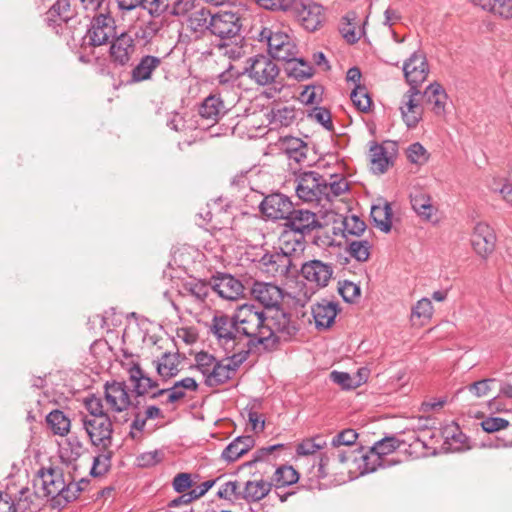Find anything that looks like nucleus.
I'll use <instances>...</instances> for the list:
<instances>
[{
  "label": "nucleus",
  "mask_w": 512,
  "mask_h": 512,
  "mask_svg": "<svg viewBox=\"0 0 512 512\" xmlns=\"http://www.w3.org/2000/svg\"><path fill=\"white\" fill-rule=\"evenodd\" d=\"M306 247L305 236L291 230L283 229L279 237V248L283 255L288 258L298 259L304 253Z\"/></svg>",
  "instance_id": "26"
},
{
  "label": "nucleus",
  "mask_w": 512,
  "mask_h": 512,
  "mask_svg": "<svg viewBox=\"0 0 512 512\" xmlns=\"http://www.w3.org/2000/svg\"><path fill=\"white\" fill-rule=\"evenodd\" d=\"M230 355L222 360H218V371L216 373L217 386L227 383L231 380L239 367L247 360V350L231 352Z\"/></svg>",
  "instance_id": "24"
},
{
  "label": "nucleus",
  "mask_w": 512,
  "mask_h": 512,
  "mask_svg": "<svg viewBox=\"0 0 512 512\" xmlns=\"http://www.w3.org/2000/svg\"><path fill=\"white\" fill-rule=\"evenodd\" d=\"M76 471L75 465L71 463L50 464L48 467H42L37 471V476L43 478L49 476L52 480H64L68 475L69 480H76V475L71 471Z\"/></svg>",
  "instance_id": "40"
},
{
  "label": "nucleus",
  "mask_w": 512,
  "mask_h": 512,
  "mask_svg": "<svg viewBox=\"0 0 512 512\" xmlns=\"http://www.w3.org/2000/svg\"><path fill=\"white\" fill-rule=\"evenodd\" d=\"M355 19V14L347 15L344 17L345 22L341 24L340 32L344 39L353 44L359 40V34L355 31V27L352 25L351 21Z\"/></svg>",
  "instance_id": "60"
},
{
  "label": "nucleus",
  "mask_w": 512,
  "mask_h": 512,
  "mask_svg": "<svg viewBox=\"0 0 512 512\" xmlns=\"http://www.w3.org/2000/svg\"><path fill=\"white\" fill-rule=\"evenodd\" d=\"M161 63V58L157 56H143L138 64L131 70V81L139 83L150 80L153 72L160 67Z\"/></svg>",
  "instance_id": "32"
},
{
  "label": "nucleus",
  "mask_w": 512,
  "mask_h": 512,
  "mask_svg": "<svg viewBox=\"0 0 512 512\" xmlns=\"http://www.w3.org/2000/svg\"><path fill=\"white\" fill-rule=\"evenodd\" d=\"M279 447H282V445H272V446L263 447V448L257 450L253 456V459L251 461L244 463L240 467V469L248 470L250 474L254 475V472H252V469L259 463L268 467L267 463H263L264 457L270 455L274 450H276Z\"/></svg>",
  "instance_id": "54"
},
{
  "label": "nucleus",
  "mask_w": 512,
  "mask_h": 512,
  "mask_svg": "<svg viewBox=\"0 0 512 512\" xmlns=\"http://www.w3.org/2000/svg\"><path fill=\"white\" fill-rule=\"evenodd\" d=\"M194 367L203 375L204 382L207 386H217L216 373L218 371V359L207 352L201 351L195 355Z\"/></svg>",
  "instance_id": "29"
},
{
  "label": "nucleus",
  "mask_w": 512,
  "mask_h": 512,
  "mask_svg": "<svg viewBox=\"0 0 512 512\" xmlns=\"http://www.w3.org/2000/svg\"><path fill=\"white\" fill-rule=\"evenodd\" d=\"M18 494L15 512H40L41 502L35 492L28 487L21 486L18 489Z\"/></svg>",
  "instance_id": "36"
},
{
  "label": "nucleus",
  "mask_w": 512,
  "mask_h": 512,
  "mask_svg": "<svg viewBox=\"0 0 512 512\" xmlns=\"http://www.w3.org/2000/svg\"><path fill=\"white\" fill-rule=\"evenodd\" d=\"M344 232L350 235L359 236L366 228L365 222L356 215H350L344 218Z\"/></svg>",
  "instance_id": "58"
},
{
  "label": "nucleus",
  "mask_w": 512,
  "mask_h": 512,
  "mask_svg": "<svg viewBox=\"0 0 512 512\" xmlns=\"http://www.w3.org/2000/svg\"><path fill=\"white\" fill-rule=\"evenodd\" d=\"M104 399L108 409L113 413L123 412L127 410L131 404L130 395L125 382H106L104 385Z\"/></svg>",
  "instance_id": "20"
},
{
  "label": "nucleus",
  "mask_w": 512,
  "mask_h": 512,
  "mask_svg": "<svg viewBox=\"0 0 512 512\" xmlns=\"http://www.w3.org/2000/svg\"><path fill=\"white\" fill-rule=\"evenodd\" d=\"M471 243L475 252L485 258L495 249L496 235L487 223L479 222L474 227Z\"/></svg>",
  "instance_id": "22"
},
{
  "label": "nucleus",
  "mask_w": 512,
  "mask_h": 512,
  "mask_svg": "<svg viewBox=\"0 0 512 512\" xmlns=\"http://www.w3.org/2000/svg\"><path fill=\"white\" fill-rule=\"evenodd\" d=\"M156 369L159 376L163 379H170L176 376L179 372V356L177 353L166 352L155 361Z\"/></svg>",
  "instance_id": "38"
},
{
  "label": "nucleus",
  "mask_w": 512,
  "mask_h": 512,
  "mask_svg": "<svg viewBox=\"0 0 512 512\" xmlns=\"http://www.w3.org/2000/svg\"><path fill=\"white\" fill-rule=\"evenodd\" d=\"M209 291L210 287L205 282L193 279L185 282L179 293L185 302L194 304L196 309H201Z\"/></svg>",
  "instance_id": "27"
},
{
  "label": "nucleus",
  "mask_w": 512,
  "mask_h": 512,
  "mask_svg": "<svg viewBox=\"0 0 512 512\" xmlns=\"http://www.w3.org/2000/svg\"><path fill=\"white\" fill-rule=\"evenodd\" d=\"M420 97L426 104L431 105V110L435 115H444L447 94L439 83L435 82L427 86Z\"/></svg>",
  "instance_id": "31"
},
{
  "label": "nucleus",
  "mask_w": 512,
  "mask_h": 512,
  "mask_svg": "<svg viewBox=\"0 0 512 512\" xmlns=\"http://www.w3.org/2000/svg\"><path fill=\"white\" fill-rule=\"evenodd\" d=\"M250 291L253 299L266 308L277 307L283 299L282 289L272 283L255 281Z\"/></svg>",
  "instance_id": "23"
},
{
  "label": "nucleus",
  "mask_w": 512,
  "mask_h": 512,
  "mask_svg": "<svg viewBox=\"0 0 512 512\" xmlns=\"http://www.w3.org/2000/svg\"><path fill=\"white\" fill-rule=\"evenodd\" d=\"M486 11L503 19H512V0H491Z\"/></svg>",
  "instance_id": "55"
},
{
  "label": "nucleus",
  "mask_w": 512,
  "mask_h": 512,
  "mask_svg": "<svg viewBox=\"0 0 512 512\" xmlns=\"http://www.w3.org/2000/svg\"><path fill=\"white\" fill-rule=\"evenodd\" d=\"M279 72L280 69L272 58L260 54L247 59L243 74L256 84L265 86L273 83Z\"/></svg>",
  "instance_id": "5"
},
{
  "label": "nucleus",
  "mask_w": 512,
  "mask_h": 512,
  "mask_svg": "<svg viewBox=\"0 0 512 512\" xmlns=\"http://www.w3.org/2000/svg\"><path fill=\"white\" fill-rule=\"evenodd\" d=\"M408 160L416 165H424L429 159V153L419 142L411 144L406 150Z\"/></svg>",
  "instance_id": "53"
},
{
  "label": "nucleus",
  "mask_w": 512,
  "mask_h": 512,
  "mask_svg": "<svg viewBox=\"0 0 512 512\" xmlns=\"http://www.w3.org/2000/svg\"><path fill=\"white\" fill-rule=\"evenodd\" d=\"M403 72L410 88H418L427 78L429 66L424 52L415 51L403 64Z\"/></svg>",
  "instance_id": "16"
},
{
  "label": "nucleus",
  "mask_w": 512,
  "mask_h": 512,
  "mask_svg": "<svg viewBox=\"0 0 512 512\" xmlns=\"http://www.w3.org/2000/svg\"><path fill=\"white\" fill-rule=\"evenodd\" d=\"M400 445L401 441L398 438L390 436L375 442L371 449L375 451L380 458H384V460H396L395 458L389 457V455L395 452Z\"/></svg>",
  "instance_id": "46"
},
{
  "label": "nucleus",
  "mask_w": 512,
  "mask_h": 512,
  "mask_svg": "<svg viewBox=\"0 0 512 512\" xmlns=\"http://www.w3.org/2000/svg\"><path fill=\"white\" fill-rule=\"evenodd\" d=\"M257 267L265 274L273 278L287 277L291 269L296 270V263L281 252H266L257 261Z\"/></svg>",
  "instance_id": "11"
},
{
  "label": "nucleus",
  "mask_w": 512,
  "mask_h": 512,
  "mask_svg": "<svg viewBox=\"0 0 512 512\" xmlns=\"http://www.w3.org/2000/svg\"><path fill=\"white\" fill-rule=\"evenodd\" d=\"M267 324H269L271 335L266 346L274 345L282 340H290L299 331L297 321L280 309L274 310L270 315L267 314Z\"/></svg>",
  "instance_id": "7"
},
{
  "label": "nucleus",
  "mask_w": 512,
  "mask_h": 512,
  "mask_svg": "<svg viewBox=\"0 0 512 512\" xmlns=\"http://www.w3.org/2000/svg\"><path fill=\"white\" fill-rule=\"evenodd\" d=\"M211 33L221 39L236 37L240 31V17L230 11H220L212 16Z\"/></svg>",
  "instance_id": "18"
},
{
  "label": "nucleus",
  "mask_w": 512,
  "mask_h": 512,
  "mask_svg": "<svg viewBox=\"0 0 512 512\" xmlns=\"http://www.w3.org/2000/svg\"><path fill=\"white\" fill-rule=\"evenodd\" d=\"M292 208L293 203L291 200L281 193L266 196L260 204L261 212L273 220L283 219L286 221L292 212Z\"/></svg>",
  "instance_id": "21"
},
{
  "label": "nucleus",
  "mask_w": 512,
  "mask_h": 512,
  "mask_svg": "<svg viewBox=\"0 0 512 512\" xmlns=\"http://www.w3.org/2000/svg\"><path fill=\"white\" fill-rule=\"evenodd\" d=\"M254 445L255 440L252 436H239L223 450L221 457L227 462H234L251 450Z\"/></svg>",
  "instance_id": "33"
},
{
  "label": "nucleus",
  "mask_w": 512,
  "mask_h": 512,
  "mask_svg": "<svg viewBox=\"0 0 512 512\" xmlns=\"http://www.w3.org/2000/svg\"><path fill=\"white\" fill-rule=\"evenodd\" d=\"M198 111L202 119L215 124L227 113L228 108L220 94H211L203 100Z\"/></svg>",
  "instance_id": "28"
},
{
  "label": "nucleus",
  "mask_w": 512,
  "mask_h": 512,
  "mask_svg": "<svg viewBox=\"0 0 512 512\" xmlns=\"http://www.w3.org/2000/svg\"><path fill=\"white\" fill-rule=\"evenodd\" d=\"M136 52V42L127 32L115 36L109 48V57L114 66H126Z\"/></svg>",
  "instance_id": "14"
},
{
  "label": "nucleus",
  "mask_w": 512,
  "mask_h": 512,
  "mask_svg": "<svg viewBox=\"0 0 512 512\" xmlns=\"http://www.w3.org/2000/svg\"><path fill=\"white\" fill-rule=\"evenodd\" d=\"M215 482H202V485L191 489L188 492L181 493V495L175 499H173L169 506L170 507H178L182 504H189L192 501L202 497L213 485Z\"/></svg>",
  "instance_id": "48"
},
{
  "label": "nucleus",
  "mask_w": 512,
  "mask_h": 512,
  "mask_svg": "<svg viewBox=\"0 0 512 512\" xmlns=\"http://www.w3.org/2000/svg\"><path fill=\"white\" fill-rule=\"evenodd\" d=\"M509 422L501 417H487L481 422V427L485 432L494 433L509 427Z\"/></svg>",
  "instance_id": "64"
},
{
  "label": "nucleus",
  "mask_w": 512,
  "mask_h": 512,
  "mask_svg": "<svg viewBox=\"0 0 512 512\" xmlns=\"http://www.w3.org/2000/svg\"><path fill=\"white\" fill-rule=\"evenodd\" d=\"M164 453L162 450H154L142 453L136 458L139 467H151L163 460Z\"/></svg>",
  "instance_id": "61"
},
{
  "label": "nucleus",
  "mask_w": 512,
  "mask_h": 512,
  "mask_svg": "<svg viewBox=\"0 0 512 512\" xmlns=\"http://www.w3.org/2000/svg\"><path fill=\"white\" fill-rule=\"evenodd\" d=\"M411 205L413 210L423 219L430 220L436 212L432 205L431 197L422 192H417L411 196Z\"/></svg>",
  "instance_id": "42"
},
{
  "label": "nucleus",
  "mask_w": 512,
  "mask_h": 512,
  "mask_svg": "<svg viewBox=\"0 0 512 512\" xmlns=\"http://www.w3.org/2000/svg\"><path fill=\"white\" fill-rule=\"evenodd\" d=\"M338 291L348 303L354 302L360 296V287L351 281L339 283Z\"/></svg>",
  "instance_id": "59"
},
{
  "label": "nucleus",
  "mask_w": 512,
  "mask_h": 512,
  "mask_svg": "<svg viewBox=\"0 0 512 512\" xmlns=\"http://www.w3.org/2000/svg\"><path fill=\"white\" fill-rule=\"evenodd\" d=\"M371 218L377 228L388 233L392 227V209L390 204L384 202L373 205L371 208Z\"/></svg>",
  "instance_id": "39"
},
{
  "label": "nucleus",
  "mask_w": 512,
  "mask_h": 512,
  "mask_svg": "<svg viewBox=\"0 0 512 512\" xmlns=\"http://www.w3.org/2000/svg\"><path fill=\"white\" fill-rule=\"evenodd\" d=\"M87 36L89 43L94 47L106 44L110 38L116 36L114 18L107 13H100L94 16Z\"/></svg>",
  "instance_id": "13"
},
{
  "label": "nucleus",
  "mask_w": 512,
  "mask_h": 512,
  "mask_svg": "<svg viewBox=\"0 0 512 512\" xmlns=\"http://www.w3.org/2000/svg\"><path fill=\"white\" fill-rule=\"evenodd\" d=\"M208 214H210L208 221L211 222L213 229L222 230L231 227L233 216L227 210L224 212L220 211L217 214L208 212Z\"/></svg>",
  "instance_id": "62"
},
{
  "label": "nucleus",
  "mask_w": 512,
  "mask_h": 512,
  "mask_svg": "<svg viewBox=\"0 0 512 512\" xmlns=\"http://www.w3.org/2000/svg\"><path fill=\"white\" fill-rule=\"evenodd\" d=\"M128 374L137 395H144L148 393L150 389L158 386L157 382L148 377L138 364L132 365L128 369Z\"/></svg>",
  "instance_id": "35"
},
{
  "label": "nucleus",
  "mask_w": 512,
  "mask_h": 512,
  "mask_svg": "<svg viewBox=\"0 0 512 512\" xmlns=\"http://www.w3.org/2000/svg\"><path fill=\"white\" fill-rule=\"evenodd\" d=\"M257 38L260 42H266L269 55L273 59L290 63L296 60L297 47L287 33L278 28L262 26Z\"/></svg>",
  "instance_id": "3"
},
{
  "label": "nucleus",
  "mask_w": 512,
  "mask_h": 512,
  "mask_svg": "<svg viewBox=\"0 0 512 512\" xmlns=\"http://www.w3.org/2000/svg\"><path fill=\"white\" fill-rule=\"evenodd\" d=\"M271 487L272 482H225L218 496L230 501L257 502L270 492Z\"/></svg>",
  "instance_id": "4"
},
{
  "label": "nucleus",
  "mask_w": 512,
  "mask_h": 512,
  "mask_svg": "<svg viewBox=\"0 0 512 512\" xmlns=\"http://www.w3.org/2000/svg\"><path fill=\"white\" fill-rule=\"evenodd\" d=\"M291 16L310 32L319 29L324 22L323 7L312 0H295Z\"/></svg>",
  "instance_id": "9"
},
{
  "label": "nucleus",
  "mask_w": 512,
  "mask_h": 512,
  "mask_svg": "<svg viewBox=\"0 0 512 512\" xmlns=\"http://www.w3.org/2000/svg\"><path fill=\"white\" fill-rule=\"evenodd\" d=\"M433 315V305L430 299L422 298L412 309V318H418L421 320V324L431 319Z\"/></svg>",
  "instance_id": "57"
},
{
  "label": "nucleus",
  "mask_w": 512,
  "mask_h": 512,
  "mask_svg": "<svg viewBox=\"0 0 512 512\" xmlns=\"http://www.w3.org/2000/svg\"><path fill=\"white\" fill-rule=\"evenodd\" d=\"M211 288L219 297L229 301L239 299L244 293L241 281L230 274H222L214 278Z\"/></svg>",
  "instance_id": "25"
},
{
  "label": "nucleus",
  "mask_w": 512,
  "mask_h": 512,
  "mask_svg": "<svg viewBox=\"0 0 512 512\" xmlns=\"http://www.w3.org/2000/svg\"><path fill=\"white\" fill-rule=\"evenodd\" d=\"M40 484H48V486H57L58 497H55V505L62 506L77 498L78 493L82 490L81 482H39Z\"/></svg>",
  "instance_id": "37"
},
{
  "label": "nucleus",
  "mask_w": 512,
  "mask_h": 512,
  "mask_svg": "<svg viewBox=\"0 0 512 512\" xmlns=\"http://www.w3.org/2000/svg\"><path fill=\"white\" fill-rule=\"evenodd\" d=\"M354 457H356V455L353 451L343 449L336 450L331 453V456L323 454L317 464L316 471L313 473V477L326 478L336 476L338 474V464H347L348 470Z\"/></svg>",
  "instance_id": "15"
},
{
  "label": "nucleus",
  "mask_w": 512,
  "mask_h": 512,
  "mask_svg": "<svg viewBox=\"0 0 512 512\" xmlns=\"http://www.w3.org/2000/svg\"><path fill=\"white\" fill-rule=\"evenodd\" d=\"M210 332L226 353L247 350V355L250 354L249 343H244L241 338L238 324L235 321V312L231 316L222 312L215 313L211 321Z\"/></svg>",
  "instance_id": "2"
},
{
  "label": "nucleus",
  "mask_w": 512,
  "mask_h": 512,
  "mask_svg": "<svg viewBox=\"0 0 512 512\" xmlns=\"http://www.w3.org/2000/svg\"><path fill=\"white\" fill-rule=\"evenodd\" d=\"M302 277L315 287L321 289L333 279L334 265L319 259L304 262L300 269Z\"/></svg>",
  "instance_id": "12"
},
{
  "label": "nucleus",
  "mask_w": 512,
  "mask_h": 512,
  "mask_svg": "<svg viewBox=\"0 0 512 512\" xmlns=\"http://www.w3.org/2000/svg\"><path fill=\"white\" fill-rule=\"evenodd\" d=\"M325 194L323 198L331 201L333 198L341 196L349 190L347 180L341 175H330L329 181L325 179Z\"/></svg>",
  "instance_id": "43"
},
{
  "label": "nucleus",
  "mask_w": 512,
  "mask_h": 512,
  "mask_svg": "<svg viewBox=\"0 0 512 512\" xmlns=\"http://www.w3.org/2000/svg\"><path fill=\"white\" fill-rule=\"evenodd\" d=\"M317 215L307 209L292 208L291 214L284 223V229L291 230L302 235L310 234L312 231L321 228Z\"/></svg>",
  "instance_id": "17"
},
{
  "label": "nucleus",
  "mask_w": 512,
  "mask_h": 512,
  "mask_svg": "<svg viewBox=\"0 0 512 512\" xmlns=\"http://www.w3.org/2000/svg\"><path fill=\"white\" fill-rule=\"evenodd\" d=\"M354 106L361 112H367L371 106V98L364 86L356 85L350 95Z\"/></svg>",
  "instance_id": "51"
},
{
  "label": "nucleus",
  "mask_w": 512,
  "mask_h": 512,
  "mask_svg": "<svg viewBox=\"0 0 512 512\" xmlns=\"http://www.w3.org/2000/svg\"><path fill=\"white\" fill-rule=\"evenodd\" d=\"M420 98V91L415 87L409 88L402 97L399 109L408 128H415L422 119L423 108L420 105Z\"/></svg>",
  "instance_id": "19"
},
{
  "label": "nucleus",
  "mask_w": 512,
  "mask_h": 512,
  "mask_svg": "<svg viewBox=\"0 0 512 512\" xmlns=\"http://www.w3.org/2000/svg\"><path fill=\"white\" fill-rule=\"evenodd\" d=\"M46 421L54 434L64 436L70 430V420L60 410H53L50 412L46 417Z\"/></svg>",
  "instance_id": "45"
},
{
  "label": "nucleus",
  "mask_w": 512,
  "mask_h": 512,
  "mask_svg": "<svg viewBox=\"0 0 512 512\" xmlns=\"http://www.w3.org/2000/svg\"><path fill=\"white\" fill-rule=\"evenodd\" d=\"M338 313L334 302L322 300L312 306V315L317 329H328L332 326Z\"/></svg>",
  "instance_id": "30"
},
{
  "label": "nucleus",
  "mask_w": 512,
  "mask_h": 512,
  "mask_svg": "<svg viewBox=\"0 0 512 512\" xmlns=\"http://www.w3.org/2000/svg\"><path fill=\"white\" fill-rule=\"evenodd\" d=\"M326 446L325 441H321L320 437H314L303 440L297 445L296 453L299 456H309L315 454L317 451Z\"/></svg>",
  "instance_id": "52"
},
{
  "label": "nucleus",
  "mask_w": 512,
  "mask_h": 512,
  "mask_svg": "<svg viewBox=\"0 0 512 512\" xmlns=\"http://www.w3.org/2000/svg\"><path fill=\"white\" fill-rule=\"evenodd\" d=\"M81 421L83 429L86 431L92 445L101 450H107L111 446L113 425L109 416L88 418L85 415Z\"/></svg>",
  "instance_id": "6"
},
{
  "label": "nucleus",
  "mask_w": 512,
  "mask_h": 512,
  "mask_svg": "<svg viewBox=\"0 0 512 512\" xmlns=\"http://www.w3.org/2000/svg\"><path fill=\"white\" fill-rule=\"evenodd\" d=\"M51 17H58L62 21H69L76 15L75 5L71 0H57L49 10Z\"/></svg>",
  "instance_id": "49"
},
{
  "label": "nucleus",
  "mask_w": 512,
  "mask_h": 512,
  "mask_svg": "<svg viewBox=\"0 0 512 512\" xmlns=\"http://www.w3.org/2000/svg\"><path fill=\"white\" fill-rule=\"evenodd\" d=\"M297 197L303 202H318L325 194V178L315 171L301 173L296 179Z\"/></svg>",
  "instance_id": "8"
},
{
  "label": "nucleus",
  "mask_w": 512,
  "mask_h": 512,
  "mask_svg": "<svg viewBox=\"0 0 512 512\" xmlns=\"http://www.w3.org/2000/svg\"><path fill=\"white\" fill-rule=\"evenodd\" d=\"M285 152L290 160L302 163L307 157V145L298 138H291L285 141Z\"/></svg>",
  "instance_id": "47"
},
{
  "label": "nucleus",
  "mask_w": 512,
  "mask_h": 512,
  "mask_svg": "<svg viewBox=\"0 0 512 512\" xmlns=\"http://www.w3.org/2000/svg\"><path fill=\"white\" fill-rule=\"evenodd\" d=\"M235 321L238 324L244 343L253 346L265 345L269 342L271 330L267 324V313L254 304H243L235 310Z\"/></svg>",
  "instance_id": "1"
},
{
  "label": "nucleus",
  "mask_w": 512,
  "mask_h": 512,
  "mask_svg": "<svg viewBox=\"0 0 512 512\" xmlns=\"http://www.w3.org/2000/svg\"><path fill=\"white\" fill-rule=\"evenodd\" d=\"M255 2L262 9L283 12L291 16L295 0H256Z\"/></svg>",
  "instance_id": "50"
},
{
  "label": "nucleus",
  "mask_w": 512,
  "mask_h": 512,
  "mask_svg": "<svg viewBox=\"0 0 512 512\" xmlns=\"http://www.w3.org/2000/svg\"><path fill=\"white\" fill-rule=\"evenodd\" d=\"M349 254L357 261L365 262L370 256V244L366 240L352 241L348 247Z\"/></svg>",
  "instance_id": "56"
},
{
  "label": "nucleus",
  "mask_w": 512,
  "mask_h": 512,
  "mask_svg": "<svg viewBox=\"0 0 512 512\" xmlns=\"http://www.w3.org/2000/svg\"><path fill=\"white\" fill-rule=\"evenodd\" d=\"M85 407L90 413L88 418H99L100 416H108L104 411L102 400L99 397L92 395L85 399Z\"/></svg>",
  "instance_id": "63"
},
{
  "label": "nucleus",
  "mask_w": 512,
  "mask_h": 512,
  "mask_svg": "<svg viewBox=\"0 0 512 512\" xmlns=\"http://www.w3.org/2000/svg\"><path fill=\"white\" fill-rule=\"evenodd\" d=\"M212 16L208 9L200 8L192 12L188 17L187 28L197 34H203L206 30L211 31L209 22Z\"/></svg>",
  "instance_id": "41"
},
{
  "label": "nucleus",
  "mask_w": 512,
  "mask_h": 512,
  "mask_svg": "<svg viewBox=\"0 0 512 512\" xmlns=\"http://www.w3.org/2000/svg\"><path fill=\"white\" fill-rule=\"evenodd\" d=\"M398 463H400L399 460H384V458H380V456L370 448L359 458H353L348 469V473L350 475V480H355L359 476L373 473L380 469L390 468Z\"/></svg>",
  "instance_id": "10"
},
{
  "label": "nucleus",
  "mask_w": 512,
  "mask_h": 512,
  "mask_svg": "<svg viewBox=\"0 0 512 512\" xmlns=\"http://www.w3.org/2000/svg\"><path fill=\"white\" fill-rule=\"evenodd\" d=\"M269 124L273 128L288 127L296 119V112L293 107L275 105L268 113Z\"/></svg>",
  "instance_id": "34"
},
{
  "label": "nucleus",
  "mask_w": 512,
  "mask_h": 512,
  "mask_svg": "<svg viewBox=\"0 0 512 512\" xmlns=\"http://www.w3.org/2000/svg\"><path fill=\"white\" fill-rule=\"evenodd\" d=\"M370 162L371 169L373 172L382 174L384 173L389 166V158L387 157V152L382 145L374 144L370 147Z\"/></svg>",
  "instance_id": "44"
}]
</instances>
